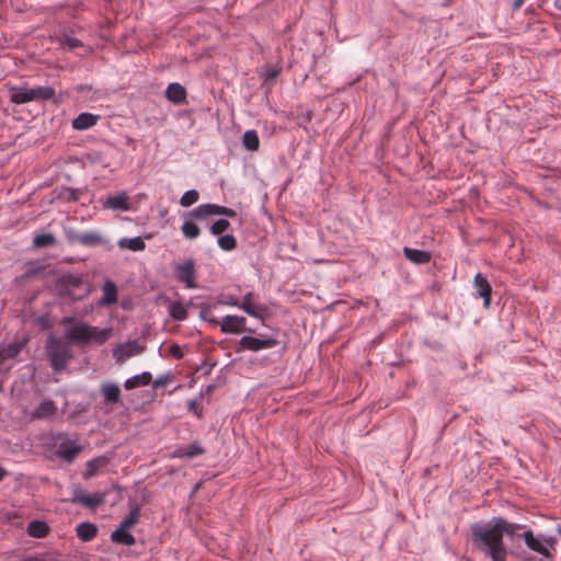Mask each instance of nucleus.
<instances>
[{
  "instance_id": "aec40b11",
  "label": "nucleus",
  "mask_w": 561,
  "mask_h": 561,
  "mask_svg": "<svg viewBox=\"0 0 561 561\" xmlns=\"http://www.w3.org/2000/svg\"><path fill=\"white\" fill-rule=\"evenodd\" d=\"M165 98L174 104H182L186 100V90L180 83H170L165 90Z\"/></svg>"
},
{
  "instance_id": "20e7f679",
  "label": "nucleus",
  "mask_w": 561,
  "mask_h": 561,
  "mask_svg": "<svg viewBox=\"0 0 561 561\" xmlns=\"http://www.w3.org/2000/svg\"><path fill=\"white\" fill-rule=\"evenodd\" d=\"M57 286L60 296L67 297L73 301L81 300L89 293L83 285L82 278L72 274L61 276Z\"/></svg>"
},
{
  "instance_id": "37998d69",
  "label": "nucleus",
  "mask_w": 561,
  "mask_h": 561,
  "mask_svg": "<svg viewBox=\"0 0 561 561\" xmlns=\"http://www.w3.org/2000/svg\"><path fill=\"white\" fill-rule=\"evenodd\" d=\"M280 69L277 67H267L265 70V79L273 80L278 77Z\"/></svg>"
},
{
  "instance_id": "3c124183",
  "label": "nucleus",
  "mask_w": 561,
  "mask_h": 561,
  "mask_svg": "<svg viewBox=\"0 0 561 561\" xmlns=\"http://www.w3.org/2000/svg\"><path fill=\"white\" fill-rule=\"evenodd\" d=\"M7 472L0 467V481L4 478Z\"/></svg>"
},
{
  "instance_id": "7ed1b4c3",
  "label": "nucleus",
  "mask_w": 561,
  "mask_h": 561,
  "mask_svg": "<svg viewBox=\"0 0 561 561\" xmlns=\"http://www.w3.org/2000/svg\"><path fill=\"white\" fill-rule=\"evenodd\" d=\"M47 354L54 370H62L72 358L70 346L60 339L50 337L47 342Z\"/></svg>"
},
{
  "instance_id": "6e6552de",
  "label": "nucleus",
  "mask_w": 561,
  "mask_h": 561,
  "mask_svg": "<svg viewBox=\"0 0 561 561\" xmlns=\"http://www.w3.org/2000/svg\"><path fill=\"white\" fill-rule=\"evenodd\" d=\"M247 320L240 316H226L220 321V330L225 334H240L243 332H253L245 327Z\"/></svg>"
},
{
  "instance_id": "dca6fc26",
  "label": "nucleus",
  "mask_w": 561,
  "mask_h": 561,
  "mask_svg": "<svg viewBox=\"0 0 561 561\" xmlns=\"http://www.w3.org/2000/svg\"><path fill=\"white\" fill-rule=\"evenodd\" d=\"M82 450V447L80 445H77L73 442L67 440L61 443L58 446V449L56 451V455L61 458L62 460L67 462H72L75 458L79 455V453Z\"/></svg>"
},
{
  "instance_id": "6ab92c4d",
  "label": "nucleus",
  "mask_w": 561,
  "mask_h": 561,
  "mask_svg": "<svg viewBox=\"0 0 561 561\" xmlns=\"http://www.w3.org/2000/svg\"><path fill=\"white\" fill-rule=\"evenodd\" d=\"M99 119V115L92 113H81L72 121V128L76 130H85L93 127Z\"/></svg>"
},
{
  "instance_id": "f3484780",
  "label": "nucleus",
  "mask_w": 561,
  "mask_h": 561,
  "mask_svg": "<svg viewBox=\"0 0 561 561\" xmlns=\"http://www.w3.org/2000/svg\"><path fill=\"white\" fill-rule=\"evenodd\" d=\"M10 101L14 104H24L32 102L31 91L27 85H12L9 88Z\"/></svg>"
},
{
  "instance_id": "1a4fd4ad",
  "label": "nucleus",
  "mask_w": 561,
  "mask_h": 561,
  "mask_svg": "<svg viewBox=\"0 0 561 561\" xmlns=\"http://www.w3.org/2000/svg\"><path fill=\"white\" fill-rule=\"evenodd\" d=\"M211 215H225L227 217H234L236 211L231 208L216 205V204H203L197 206L193 211L192 216L196 218H206Z\"/></svg>"
},
{
  "instance_id": "72a5a7b5",
  "label": "nucleus",
  "mask_w": 561,
  "mask_h": 561,
  "mask_svg": "<svg viewBox=\"0 0 561 561\" xmlns=\"http://www.w3.org/2000/svg\"><path fill=\"white\" fill-rule=\"evenodd\" d=\"M181 231L183 236L187 239H196L201 234L199 227L194 221L191 220H186L183 222Z\"/></svg>"
},
{
  "instance_id": "a211bd4d",
  "label": "nucleus",
  "mask_w": 561,
  "mask_h": 561,
  "mask_svg": "<svg viewBox=\"0 0 561 561\" xmlns=\"http://www.w3.org/2000/svg\"><path fill=\"white\" fill-rule=\"evenodd\" d=\"M103 296L99 301L100 306H111L116 304L118 297V290L112 280H106L102 286Z\"/></svg>"
},
{
  "instance_id": "c9c22d12",
  "label": "nucleus",
  "mask_w": 561,
  "mask_h": 561,
  "mask_svg": "<svg viewBox=\"0 0 561 561\" xmlns=\"http://www.w3.org/2000/svg\"><path fill=\"white\" fill-rule=\"evenodd\" d=\"M55 243H56V238L51 233L37 234L33 239V244L36 248H46L49 245H54Z\"/></svg>"
},
{
  "instance_id": "f8f14e48",
  "label": "nucleus",
  "mask_w": 561,
  "mask_h": 561,
  "mask_svg": "<svg viewBox=\"0 0 561 561\" xmlns=\"http://www.w3.org/2000/svg\"><path fill=\"white\" fill-rule=\"evenodd\" d=\"M523 537H524L526 546L530 550H533L535 552H538L539 554H541V556H543L546 558L550 557V552H549L548 546L552 545V542H553L552 539L541 540L540 538L535 537L531 530H526L523 534Z\"/></svg>"
},
{
  "instance_id": "49530a36",
  "label": "nucleus",
  "mask_w": 561,
  "mask_h": 561,
  "mask_svg": "<svg viewBox=\"0 0 561 561\" xmlns=\"http://www.w3.org/2000/svg\"><path fill=\"white\" fill-rule=\"evenodd\" d=\"M202 317H203V319L207 320L208 322H210L215 325L220 324V322L216 318H208L206 311H202Z\"/></svg>"
},
{
  "instance_id": "79ce46f5",
  "label": "nucleus",
  "mask_w": 561,
  "mask_h": 561,
  "mask_svg": "<svg viewBox=\"0 0 561 561\" xmlns=\"http://www.w3.org/2000/svg\"><path fill=\"white\" fill-rule=\"evenodd\" d=\"M171 381L169 375L160 376L153 381V388L159 389L167 386Z\"/></svg>"
},
{
  "instance_id": "412c9836",
  "label": "nucleus",
  "mask_w": 561,
  "mask_h": 561,
  "mask_svg": "<svg viewBox=\"0 0 561 561\" xmlns=\"http://www.w3.org/2000/svg\"><path fill=\"white\" fill-rule=\"evenodd\" d=\"M57 412V405L51 400L43 401L33 412L32 419H49Z\"/></svg>"
},
{
  "instance_id": "bb28decb",
  "label": "nucleus",
  "mask_w": 561,
  "mask_h": 561,
  "mask_svg": "<svg viewBox=\"0 0 561 561\" xmlns=\"http://www.w3.org/2000/svg\"><path fill=\"white\" fill-rule=\"evenodd\" d=\"M118 247L131 251H142L146 248V243L140 237L123 238L118 241Z\"/></svg>"
},
{
  "instance_id": "603ef678",
  "label": "nucleus",
  "mask_w": 561,
  "mask_h": 561,
  "mask_svg": "<svg viewBox=\"0 0 561 561\" xmlns=\"http://www.w3.org/2000/svg\"><path fill=\"white\" fill-rule=\"evenodd\" d=\"M524 0H516L515 1V8H519L523 4Z\"/></svg>"
},
{
  "instance_id": "473e14b6",
  "label": "nucleus",
  "mask_w": 561,
  "mask_h": 561,
  "mask_svg": "<svg viewBox=\"0 0 561 561\" xmlns=\"http://www.w3.org/2000/svg\"><path fill=\"white\" fill-rule=\"evenodd\" d=\"M139 516H140L139 508L138 507L131 508L129 515L121 522L118 528H122L125 530L131 529L138 523Z\"/></svg>"
},
{
  "instance_id": "39448f33",
  "label": "nucleus",
  "mask_w": 561,
  "mask_h": 561,
  "mask_svg": "<svg viewBox=\"0 0 561 561\" xmlns=\"http://www.w3.org/2000/svg\"><path fill=\"white\" fill-rule=\"evenodd\" d=\"M240 309L249 316L260 320H264L268 313V308L256 301V295L253 291H249L243 296Z\"/></svg>"
},
{
  "instance_id": "de8ad7c7",
  "label": "nucleus",
  "mask_w": 561,
  "mask_h": 561,
  "mask_svg": "<svg viewBox=\"0 0 561 561\" xmlns=\"http://www.w3.org/2000/svg\"><path fill=\"white\" fill-rule=\"evenodd\" d=\"M188 405L190 410L193 411L198 417H201V412L197 411L196 402L191 401Z\"/></svg>"
},
{
  "instance_id": "8fccbe9b",
  "label": "nucleus",
  "mask_w": 561,
  "mask_h": 561,
  "mask_svg": "<svg viewBox=\"0 0 561 561\" xmlns=\"http://www.w3.org/2000/svg\"><path fill=\"white\" fill-rule=\"evenodd\" d=\"M173 354L176 356V357H181L182 356V353L180 351V347L176 346L175 350H173Z\"/></svg>"
},
{
  "instance_id": "58836bf2",
  "label": "nucleus",
  "mask_w": 561,
  "mask_h": 561,
  "mask_svg": "<svg viewBox=\"0 0 561 561\" xmlns=\"http://www.w3.org/2000/svg\"><path fill=\"white\" fill-rule=\"evenodd\" d=\"M204 453V449L198 446V445H191L186 448H183V449H180L178 451V456L179 457H187V458H193V457H196V456H199Z\"/></svg>"
},
{
  "instance_id": "c03bdc74",
  "label": "nucleus",
  "mask_w": 561,
  "mask_h": 561,
  "mask_svg": "<svg viewBox=\"0 0 561 561\" xmlns=\"http://www.w3.org/2000/svg\"><path fill=\"white\" fill-rule=\"evenodd\" d=\"M85 161L90 163H98L102 161V154L100 152H89L85 154Z\"/></svg>"
},
{
  "instance_id": "a18cd8bd",
  "label": "nucleus",
  "mask_w": 561,
  "mask_h": 561,
  "mask_svg": "<svg viewBox=\"0 0 561 561\" xmlns=\"http://www.w3.org/2000/svg\"><path fill=\"white\" fill-rule=\"evenodd\" d=\"M221 304L227 305V306H231V307H237V308L240 309L241 300L236 299V298H229V299L222 301Z\"/></svg>"
},
{
  "instance_id": "0eeeda50",
  "label": "nucleus",
  "mask_w": 561,
  "mask_h": 561,
  "mask_svg": "<svg viewBox=\"0 0 561 561\" xmlns=\"http://www.w3.org/2000/svg\"><path fill=\"white\" fill-rule=\"evenodd\" d=\"M70 501L73 504H81L84 507L94 510L105 502V493L87 494L81 488H76Z\"/></svg>"
},
{
  "instance_id": "b1692460",
  "label": "nucleus",
  "mask_w": 561,
  "mask_h": 561,
  "mask_svg": "<svg viewBox=\"0 0 561 561\" xmlns=\"http://www.w3.org/2000/svg\"><path fill=\"white\" fill-rule=\"evenodd\" d=\"M151 381H152V375L148 371H145L140 375H136L131 378H128L125 381V388L127 390H131L139 386H147V385L151 383Z\"/></svg>"
},
{
  "instance_id": "9b49d317",
  "label": "nucleus",
  "mask_w": 561,
  "mask_h": 561,
  "mask_svg": "<svg viewBox=\"0 0 561 561\" xmlns=\"http://www.w3.org/2000/svg\"><path fill=\"white\" fill-rule=\"evenodd\" d=\"M144 347L140 346L137 341H130L124 344L117 345L113 350V357L117 363H124L130 357L141 354Z\"/></svg>"
},
{
  "instance_id": "a878e982",
  "label": "nucleus",
  "mask_w": 561,
  "mask_h": 561,
  "mask_svg": "<svg viewBox=\"0 0 561 561\" xmlns=\"http://www.w3.org/2000/svg\"><path fill=\"white\" fill-rule=\"evenodd\" d=\"M111 539L113 542L125 545V546H133L136 542L135 537L125 529L117 528L111 534Z\"/></svg>"
},
{
  "instance_id": "f257e3e1",
  "label": "nucleus",
  "mask_w": 561,
  "mask_h": 561,
  "mask_svg": "<svg viewBox=\"0 0 561 561\" xmlns=\"http://www.w3.org/2000/svg\"><path fill=\"white\" fill-rule=\"evenodd\" d=\"M523 526L496 517L485 524L471 525L472 545L491 561H506L508 550L503 541L504 535L511 538L518 536Z\"/></svg>"
},
{
  "instance_id": "393cba45",
  "label": "nucleus",
  "mask_w": 561,
  "mask_h": 561,
  "mask_svg": "<svg viewBox=\"0 0 561 561\" xmlns=\"http://www.w3.org/2000/svg\"><path fill=\"white\" fill-rule=\"evenodd\" d=\"M98 535V527L90 523H81L77 526V536L83 541H90Z\"/></svg>"
},
{
  "instance_id": "ddd939ff",
  "label": "nucleus",
  "mask_w": 561,
  "mask_h": 561,
  "mask_svg": "<svg viewBox=\"0 0 561 561\" xmlns=\"http://www.w3.org/2000/svg\"><path fill=\"white\" fill-rule=\"evenodd\" d=\"M24 344L14 342L7 345H0V374L5 370V363L9 359H14L22 351Z\"/></svg>"
},
{
  "instance_id": "2eb2a0df",
  "label": "nucleus",
  "mask_w": 561,
  "mask_h": 561,
  "mask_svg": "<svg viewBox=\"0 0 561 561\" xmlns=\"http://www.w3.org/2000/svg\"><path fill=\"white\" fill-rule=\"evenodd\" d=\"M75 241L84 247L105 245L106 239L96 231H85L75 236Z\"/></svg>"
},
{
  "instance_id": "ea45409f",
  "label": "nucleus",
  "mask_w": 561,
  "mask_h": 561,
  "mask_svg": "<svg viewBox=\"0 0 561 561\" xmlns=\"http://www.w3.org/2000/svg\"><path fill=\"white\" fill-rule=\"evenodd\" d=\"M57 38L61 46H67L69 48H77V47L82 46V43L79 39H77L68 34H65V33L58 35Z\"/></svg>"
},
{
  "instance_id": "2f4dec72",
  "label": "nucleus",
  "mask_w": 561,
  "mask_h": 561,
  "mask_svg": "<svg viewBox=\"0 0 561 561\" xmlns=\"http://www.w3.org/2000/svg\"><path fill=\"white\" fill-rule=\"evenodd\" d=\"M169 313L176 321H183L188 316L185 306L181 302H171L169 306Z\"/></svg>"
},
{
  "instance_id": "e433bc0d",
  "label": "nucleus",
  "mask_w": 561,
  "mask_h": 561,
  "mask_svg": "<svg viewBox=\"0 0 561 561\" xmlns=\"http://www.w3.org/2000/svg\"><path fill=\"white\" fill-rule=\"evenodd\" d=\"M199 198V193L196 190H190L185 192L180 198V205L183 207H190L195 204Z\"/></svg>"
},
{
  "instance_id": "cd10ccee",
  "label": "nucleus",
  "mask_w": 561,
  "mask_h": 561,
  "mask_svg": "<svg viewBox=\"0 0 561 561\" xmlns=\"http://www.w3.org/2000/svg\"><path fill=\"white\" fill-rule=\"evenodd\" d=\"M32 101H45L54 98L55 90L51 87L30 88Z\"/></svg>"
},
{
  "instance_id": "f704fd0d",
  "label": "nucleus",
  "mask_w": 561,
  "mask_h": 561,
  "mask_svg": "<svg viewBox=\"0 0 561 561\" xmlns=\"http://www.w3.org/2000/svg\"><path fill=\"white\" fill-rule=\"evenodd\" d=\"M106 462H107V460L105 457H98V458H94V459L88 461L84 477L85 478L93 477L101 467L105 466Z\"/></svg>"
},
{
  "instance_id": "5701e85b",
  "label": "nucleus",
  "mask_w": 561,
  "mask_h": 561,
  "mask_svg": "<svg viewBox=\"0 0 561 561\" xmlns=\"http://www.w3.org/2000/svg\"><path fill=\"white\" fill-rule=\"evenodd\" d=\"M101 393L103 394L106 403H117L121 399V389L118 385L113 382H105L101 386Z\"/></svg>"
},
{
  "instance_id": "f03ea898",
  "label": "nucleus",
  "mask_w": 561,
  "mask_h": 561,
  "mask_svg": "<svg viewBox=\"0 0 561 561\" xmlns=\"http://www.w3.org/2000/svg\"><path fill=\"white\" fill-rule=\"evenodd\" d=\"M61 324L67 327L66 339L79 347L102 345L113 334V329L111 328L100 329L87 322L77 321L73 317L64 318Z\"/></svg>"
},
{
  "instance_id": "c85d7f7f",
  "label": "nucleus",
  "mask_w": 561,
  "mask_h": 561,
  "mask_svg": "<svg viewBox=\"0 0 561 561\" xmlns=\"http://www.w3.org/2000/svg\"><path fill=\"white\" fill-rule=\"evenodd\" d=\"M48 526L44 522L34 520L28 524L27 533L34 538H44L48 534Z\"/></svg>"
},
{
  "instance_id": "7c9ffc66",
  "label": "nucleus",
  "mask_w": 561,
  "mask_h": 561,
  "mask_svg": "<svg viewBox=\"0 0 561 561\" xmlns=\"http://www.w3.org/2000/svg\"><path fill=\"white\" fill-rule=\"evenodd\" d=\"M104 206L107 208H112V209L127 210L128 209L127 196L122 194V195L108 197L106 199Z\"/></svg>"
},
{
  "instance_id": "4c0bfd02",
  "label": "nucleus",
  "mask_w": 561,
  "mask_h": 561,
  "mask_svg": "<svg viewBox=\"0 0 561 561\" xmlns=\"http://www.w3.org/2000/svg\"><path fill=\"white\" fill-rule=\"evenodd\" d=\"M218 245L224 251H232L237 248V240L232 234L221 236L218 239Z\"/></svg>"
},
{
  "instance_id": "423d86ee",
  "label": "nucleus",
  "mask_w": 561,
  "mask_h": 561,
  "mask_svg": "<svg viewBox=\"0 0 561 561\" xmlns=\"http://www.w3.org/2000/svg\"><path fill=\"white\" fill-rule=\"evenodd\" d=\"M278 345V341L274 337L260 339L251 335L242 336L239 341L238 352L252 351L259 352L262 350L272 348Z\"/></svg>"
},
{
  "instance_id": "4468645a",
  "label": "nucleus",
  "mask_w": 561,
  "mask_h": 561,
  "mask_svg": "<svg viewBox=\"0 0 561 561\" xmlns=\"http://www.w3.org/2000/svg\"><path fill=\"white\" fill-rule=\"evenodd\" d=\"M473 284L479 296L483 299L484 307L488 308L491 304L492 296V287L489 280L481 273H478L474 276Z\"/></svg>"
},
{
  "instance_id": "a19ab883",
  "label": "nucleus",
  "mask_w": 561,
  "mask_h": 561,
  "mask_svg": "<svg viewBox=\"0 0 561 561\" xmlns=\"http://www.w3.org/2000/svg\"><path fill=\"white\" fill-rule=\"evenodd\" d=\"M230 222L227 219H218L210 227V232L215 236H219L228 230Z\"/></svg>"
},
{
  "instance_id": "c756f323",
  "label": "nucleus",
  "mask_w": 561,
  "mask_h": 561,
  "mask_svg": "<svg viewBox=\"0 0 561 561\" xmlns=\"http://www.w3.org/2000/svg\"><path fill=\"white\" fill-rule=\"evenodd\" d=\"M242 144L245 149L256 151L260 147V139L255 130H247L242 138Z\"/></svg>"
},
{
  "instance_id": "9d476101",
  "label": "nucleus",
  "mask_w": 561,
  "mask_h": 561,
  "mask_svg": "<svg viewBox=\"0 0 561 561\" xmlns=\"http://www.w3.org/2000/svg\"><path fill=\"white\" fill-rule=\"evenodd\" d=\"M178 279L183 283L187 288H196V272L195 263L193 260H187L183 264L178 265L175 268Z\"/></svg>"
},
{
  "instance_id": "4be33fe9",
  "label": "nucleus",
  "mask_w": 561,
  "mask_h": 561,
  "mask_svg": "<svg viewBox=\"0 0 561 561\" xmlns=\"http://www.w3.org/2000/svg\"><path fill=\"white\" fill-rule=\"evenodd\" d=\"M403 254L409 261L415 264H426L431 261V254L423 250L404 247Z\"/></svg>"
},
{
  "instance_id": "09e8293b",
  "label": "nucleus",
  "mask_w": 561,
  "mask_h": 561,
  "mask_svg": "<svg viewBox=\"0 0 561 561\" xmlns=\"http://www.w3.org/2000/svg\"><path fill=\"white\" fill-rule=\"evenodd\" d=\"M69 195H68V199H72V201H77L78 199V195L77 193L73 191V190H70L69 192Z\"/></svg>"
}]
</instances>
